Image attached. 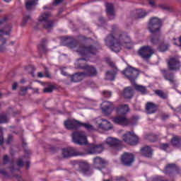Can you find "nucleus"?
Returning <instances> with one entry per match:
<instances>
[{
  "label": "nucleus",
  "mask_w": 181,
  "mask_h": 181,
  "mask_svg": "<svg viewBox=\"0 0 181 181\" xmlns=\"http://www.w3.org/2000/svg\"><path fill=\"white\" fill-rule=\"evenodd\" d=\"M105 43L115 53H119L122 46L128 50L132 49L131 37L128 36L127 33H120L119 28H118L117 25H112L111 33L105 38Z\"/></svg>",
  "instance_id": "f257e3e1"
},
{
  "label": "nucleus",
  "mask_w": 181,
  "mask_h": 181,
  "mask_svg": "<svg viewBox=\"0 0 181 181\" xmlns=\"http://www.w3.org/2000/svg\"><path fill=\"white\" fill-rule=\"evenodd\" d=\"M105 148V143L98 144H91L85 151H79L74 147H68L62 149L63 158H73L74 156H86V155H94V153H103Z\"/></svg>",
  "instance_id": "f03ea898"
},
{
  "label": "nucleus",
  "mask_w": 181,
  "mask_h": 181,
  "mask_svg": "<svg viewBox=\"0 0 181 181\" xmlns=\"http://www.w3.org/2000/svg\"><path fill=\"white\" fill-rule=\"evenodd\" d=\"M99 49L100 48L97 47L94 45H82L79 47V49L77 50V52L81 56L83 57H87L88 54L95 56V54L98 53Z\"/></svg>",
  "instance_id": "7ed1b4c3"
},
{
  "label": "nucleus",
  "mask_w": 181,
  "mask_h": 181,
  "mask_svg": "<svg viewBox=\"0 0 181 181\" xmlns=\"http://www.w3.org/2000/svg\"><path fill=\"white\" fill-rule=\"evenodd\" d=\"M160 28H162V20L158 17H153L150 18L148 29L150 33L154 35V33H159L160 32Z\"/></svg>",
  "instance_id": "20e7f679"
},
{
  "label": "nucleus",
  "mask_w": 181,
  "mask_h": 181,
  "mask_svg": "<svg viewBox=\"0 0 181 181\" xmlns=\"http://www.w3.org/2000/svg\"><path fill=\"white\" fill-rule=\"evenodd\" d=\"M122 74L128 78L132 83V84L135 83V80L138 78V76H139V71L136 68L128 65V66L122 71Z\"/></svg>",
  "instance_id": "39448f33"
},
{
  "label": "nucleus",
  "mask_w": 181,
  "mask_h": 181,
  "mask_svg": "<svg viewBox=\"0 0 181 181\" xmlns=\"http://www.w3.org/2000/svg\"><path fill=\"white\" fill-rule=\"evenodd\" d=\"M72 141L76 145H87L88 141H87V136L83 131L74 132L72 134Z\"/></svg>",
  "instance_id": "423d86ee"
},
{
  "label": "nucleus",
  "mask_w": 181,
  "mask_h": 181,
  "mask_svg": "<svg viewBox=\"0 0 181 181\" xmlns=\"http://www.w3.org/2000/svg\"><path fill=\"white\" fill-rule=\"evenodd\" d=\"M167 176L173 177L176 175H181V169L176 163H168L163 170Z\"/></svg>",
  "instance_id": "0eeeda50"
},
{
  "label": "nucleus",
  "mask_w": 181,
  "mask_h": 181,
  "mask_svg": "<svg viewBox=\"0 0 181 181\" xmlns=\"http://www.w3.org/2000/svg\"><path fill=\"white\" fill-rule=\"evenodd\" d=\"M122 139L125 144L131 146H135L137 144H139V138L134 132H129L124 134L122 136Z\"/></svg>",
  "instance_id": "6e6552de"
},
{
  "label": "nucleus",
  "mask_w": 181,
  "mask_h": 181,
  "mask_svg": "<svg viewBox=\"0 0 181 181\" xmlns=\"http://www.w3.org/2000/svg\"><path fill=\"white\" fill-rule=\"evenodd\" d=\"M167 65L170 71H179L181 69V62L179 57L174 56L170 57L167 62Z\"/></svg>",
  "instance_id": "1a4fd4ad"
},
{
  "label": "nucleus",
  "mask_w": 181,
  "mask_h": 181,
  "mask_svg": "<svg viewBox=\"0 0 181 181\" xmlns=\"http://www.w3.org/2000/svg\"><path fill=\"white\" fill-rule=\"evenodd\" d=\"M153 53H155V49H153L152 47L148 45H144L143 47H141L138 50V55L140 56L141 59H144V60H148V59H151Z\"/></svg>",
  "instance_id": "9d476101"
},
{
  "label": "nucleus",
  "mask_w": 181,
  "mask_h": 181,
  "mask_svg": "<svg viewBox=\"0 0 181 181\" xmlns=\"http://www.w3.org/2000/svg\"><path fill=\"white\" fill-rule=\"evenodd\" d=\"M51 16L50 13H43L39 18L40 22H44L42 25L44 29L48 30V32L53 30V27L54 26V21L48 20Z\"/></svg>",
  "instance_id": "9b49d317"
},
{
  "label": "nucleus",
  "mask_w": 181,
  "mask_h": 181,
  "mask_svg": "<svg viewBox=\"0 0 181 181\" xmlns=\"http://www.w3.org/2000/svg\"><path fill=\"white\" fill-rule=\"evenodd\" d=\"M120 160L123 166H132L133 162L135 161V156L132 153L124 152L122 154Z\"/></svg>",
  "instance_id": "f8f14e48"
},
{
  "label": "nucleus",
  "mask_w": 181,
  "mask_h": 181,
  "mask_svg": "<svg viewBox=\"0 0 181 181\" xmlns=\"http://www.w3.org/2000/svg\"><path fill=\"white\" fill-rule=\"evenodd\" d=\"M12 31V25H8L4 29L0 30V40L2 45H0V52H5V47H3L4 45L6 44V39L4 38V36L9 35Z\"/></svg>",
  "instance_id": "ddd939ff"
},
{
  "label": "nucleus",
  "mask_w": 181,
  "mask_h": 181,
  "mask_svg": "<svg viewBox=\"0 0 181 181\" xmlns=\"http://www.w3.org/2000/svg\"><path fill=\"white\" fill-rule=\"evenodd\" d=\"M160 73L163 74V77L170 83L172 86H177L176 79L175 77V73L170 71L169 69H162Z\"/></svg>",
  "instance_id": "4468645a"
},
{
  "label": "nucleus",
  "mask_w": 181,
  "mask_h": 181,
  "mask_svg": "<svg viewBox=\"0 0 181 181\" xmlns=\"http://www.w3.org/2000/svg\"><path fill=\"white\" fill-rule=\"evenodd\" d=\"M79 172L84 175V176H91L93 170H91V165L88 162L81 161L78 163Z\"/></svg>",
  "instance_id": "2eb2a0df"
},
{
  "label": "nucleus",
  "mask_w": 181,
  "mask_h": 181,
  "mask_svg": "<svg viewBox=\"0 0 181 181\" xmlns=\"http://www.w3.org/2000/svg\"><path fill=\"white\" fill-rule=\"evenodd\" d=\"M101 110L105 115H111V113L115 110V107L113 103L103 101L101 104Z\"/></svg>",
  "instance_id": "dca6fc26"
},
{
  "label": "nucleus",
  "mask_w": 181,
  "mask_h": 181,
  "mask_svg": "<svg viewBox=\"0 0 181 181\" xmlns=\"http://www.w3.org/2000/svg\"><path fill=\"white\" fill-rule=\"evenodd\" d=\"M80 69H83V70H86V72H83L85 76L84 77H95L97 74H98V72L97 71V69L93 66L89 65H85V66H80Z\"/></svg>",
  "instance_id": "f3484780"
},
{
  "label": "nucleus",
  "mask_w": 181,
  "mask_h": 181,
  "mask_svg": "<svg viewBox=\"0 0 181 181\" xmlns=\"http://www.w3.org/2000/svg\"><path fill=\"white\" fill-rule=\"evenodd\" d=\"M107 161L101 157L96 156L93 159V165L95 169L98 170H101V169H104L105 168V165Z\"/></svg>",
  "instance_id": "a211bd4d"
},
{
  "label": "nucleus",
  "mask_w": 181,
  "mask_h": 181,
  "mask_svg": "<svg viewBox=\"0 0 181 181\" xmlns=\"http://www.w3.org/2000/svg\"><path fill=\"white\" fill-rule=\"evenodd\" d=\"M80 125L81 122L76 119H68L64 122V126L66 129H78V128H80Z\"/></svg>",
  "instance_id": "6ab92c4d"
},
{
  "label": "nucleus",
  "mask_w": 181,
  "mask_h": 181,
  "mask_svg": "<svg viewBox=\"0 0 181 181\" xmlns=\"http://www.w3.org/2000/svg\"><path fill=\"white\" fill-rule=\"evenodd\" d=\"M105 8L107 18L110 21H112V19L115 18V9L114 8V4L112 3H106Z\"/></svg>",
  "instance_id": "aec40b11"
},
{
  "label": "nucleus",
  "mask_w": 181,
  "mask_h": 181,
  "mask_svg": "<svg viewBox=\"0 0 181 181\" xmlns=\"http://www.w3.org/2000/svg\"><path fill=\"white\" fill-rule=\"evenodd\" d=\"M63 41L65 42V46L70 47V49H74V47H77L78 45L77 40L71 37H64Z\"/></svg>",
  "instance_id": "412c9836"
},
{
  "label": "nucleus",
  "mask_w": 181,
  "mask_h": 181,
  "mask_svg": "<svg viewBox=\"0 0 181 181\" xmlns=\"http://www.w3.org/2000/svg\"><path fill=\"white\" fill-rule=\"evenodd\" d=\"M115 111L119 117H125V115L129 112V106L128 105H121L115 109Z\"/></svg>",
  "instance_id": "4be33fe9"
},
{
  "label": "nucleus",
  "mask_w": 181,
  "mask_h": 181,
  "mask_svg": "<svg viewBox=\"0 0 181 181\" xmlns=\"http://www.w3.org/2000/svg\"><path fill=\"white\" fill-rule=\"evenodd\" d=\"M112 122L116 125H129V120L125 117L119 116L112 118Z\"/></svg>",
  "instance_id": "5701e85b"
},
{
  "label": "nucleus",
  "mask_w": 181,
  "mask_h": 181,
  "mask_svg": "<svg viewBox=\"0 0 181 181\" xmlns=\"http://www.w3.org/2000/svg\"><path fill=\"white\" fill-rule=\"evenodd\" d=\"M170 144L174 148H177V149H180L181 148V136L177 135H173V137L170 139Z\"/></svg>",
  "instance_id": "b1692460"
},
{
  "label": "nucleus",
  "mask_w": 181,
  "mask_h": 181,
  "mask_svg": "<svg viewBox=\"0 0 181 181\" xmlns=\"http://www.w3.org/2000/svg\"><path fill=\"white\" fill-rule=\"evenodd\" d=\"M117 74H118V69H117V68L112 71H107L105 74V80H107V81H114Z\"/></svg>",
  "instance_id": "393cba45"
},
{
  "label": "nucleus",
  "mask_w": 181,
  "mask_h": 181,
  "mask_svg": "<svg viewBox=\"0 0 181 181\" xmlns=\"http://www.w3.org/2000/svg\"><path fill=\"white\" fill-rule=\"evenodd\" d=\"M141 153L144 158H152V156L153 155V149L149 146H146L141 148Z\"/></svg>",
  "instance_id": "a878e982"
},
{
  "label": "nucleus",
  "mask_w": 181,
  "mask_h": 181,
  "mask_svg": "<svg viewBox=\"0 0 181 181\" xmlns=\"http://www.w3.org/2000/svg\"><path fill=\"white\" fill-rule=\"evenodd\" d=\"M107 145H109L111 148H117L121 146V141L115 138L108 137L106 139Z\"/></svg>",
  "instance_id": "bb28decb"
},
{
  "label": "nucleus",
  "mask_w": 181,
  "mask_h": 181,
  "mask_svg": "<svg viewBox=\"0 0 181 181\" xmlns=\"http://www.w3.org/2000/svg\"><path fill=\"white\" fill-rule=\"evenodd\" d=\"M158 105L152 102H148L146 105V110L147 114H155L158 111Z\"/></svg>",
  "instance_id": "cd10ccee"
},
{
  "label": "nucleus",
  "mask_w": 181,
  "mask_h": 181,
  "mask_svg": "<svg viewBox=\"0 0 181 181\" xmlns=\"http://www.w3.org/2000/svg\"><path fill=\"white\" fill-rule=\"evenodd\" d=\"M86 76L84 72H78L73 75H70V79L72 83H78V81H81L83 80V77Z\"/></svg>",
  "instance_id": "c85d7f7f"
},
{
  "label": "nucleus",
  "mask_w": 181,
  "mask_h": 181,
  "mask_svg": "<svg viewBox=\"0 0 181 181\" xmlns=\"http://www.w3.org/2000/svg\"><path fill=\"white\" fill-rule=\"evenodd\" d=\"M123 97L126 100H131V98L134 97V90L132 89V87L128 86L124 88L123 90Z\"/></svg>",
  "instance_id": "c756f323"
},
{
  "label": "nucleus",
  "mask_w": 181,
  "mask_h": 181,
  "mask_svg": "<svg viewBox=\"0 0 181 181\" xmlns=\"http://www.w3.org/2000/svg\"><path fill=\"white\" fill-rule=\"evenodd\" d=\"M103 123L99 124L100 128L105 129V131H109V129H112V125L111 122L105 119H101Z\"/></svg>",
  "instance_id": "7c9ffc66"
},
{
  "label": "nucleus",
  "mask_w": 181,
  "mask_h": 181,
  "mask_svg": "<svg viewBox=\"0 0 181 181\" xmlns=\"http://www.w3.org/2000/svg\"><path fill=\"white\" fill-rule=\"evenodd\" d=\"M46 43H47V40L46 38H43L40 42V45H38V50L42 53H47Z\"/></svg>",
  "instance_id": "2f4dec72"
},
{
  "label": "nucleus",
  "mask_w": 181,
  "mask_h": 181,
  "mask_svg": "<svg viewBox=\"0 0 181 181\" xmlns=\"http://www.w3.org/2000/svg\"><path fill=\"white\" fill-rule=\"evenodd\" d=\"M134 90H136L137 93H141L143 95L148 94V89L146 88V86H144L142 85L134 84Z\"/></svg>",
  "instance_id": "473e14b6"
},
{
  "label": "nucleus",
  "mask_w": 181,
  "mask_h": 181,
  "mask_svg": "<svg viewBox=\"0 0 181 181\" xmlns=\"http://www.w3.org/2000/svg\"><path fill=\"white\" fill-rule=\"evenodd\" d=\"M169 47H170V45L165 42H161L158 47V52H160L161 53H165V52H168L169 50Z\"/></svg>",
  "instance_id": "72a5a7b5"
},
{
  "label": "nucleus",
  "mask_w": 181,
  "mask_h": 181,
  "mask_svg": "<svg viewBox=\"0 0 181 181\" xmlns=\"http://www.w3.org/2000/svg\"><path fill=\"white\" fill-rule=\"evenodd\" d=\"M148 15V13H146V11L143 10V9H139L136 11V16L135 17L137 19H142L145 18Z\"/></svg>",
  "instance_id": "f704fd0d"
},
{
  "label": "nucleus",
  "mask_w": 181,
  "mask_h": 181,
  "mask_svg": "<svg viewBox=\"0 0 181 181\" xmlns=\"http://www.w3.org/2000/svg\"><path fill=\"white\" fill-rule=\"evenodd\" d=\"M158 34L156 35H153L151 37V43H153V45H160V33H157Z\"/></svg>",
  "instance_id": "c9c22d12"
},
{
  "label": "nucleus",
  "mask_w": 181,
  "mask_h": 181,
  "mask_svg": "<svg viewBox=\"0 0 181 181\" xmlns=\"http://www.w3.org/2000/svg\"><path fill=\"white\" fill-rule=\"evenodd\" d=\"M30 22H32V17H30V15H23L21 26H26Z\"/></svg>",
  "instance_id": "e433bc0d"
},
{
  "label": "nucleus",
  "mask_w": 181,
  "mask_h": 181,
  "mask_svg": "<svg viewBox=\"0 0 181 181\" xmlns=\"http://www.w3.org/2000/svg\"><path fill=\"white\" fill-rule=\"evenodd\" d=\"M158 8L163 11H166L167 12H175V8L169 6H165L164 4H160Z\"/></svg>",
  "instance_id": "4c0bfd02"
},
{
  "label": "nucleus",
  "mask_w": 181,
  "mask_h": 181,
  "mask_svg": "<svg viewBox=\"0 0 181 181\" xmlns=\"http://www.w3.org/2000/svg\"><path fill=\"white\" fill-rule=\"evenodd\" d=\"M155 94H156V95H158V97H160V98H162L163 100H167L168 98V94L165 93V92H163V90H156Z\"/></svg>",
  "instance_id": "58836bf2"
},
{
  "label": "nucleus",
  "mask_w": 181,
  "mask_h": 181,
  "mask_svg": "<svg viewBox=\"0 0 181 181\" xmlns=\"http://www.w3.org/2000/svg\"><path fill=\"white\" fill-rule=\"evenodd\" d=\"M25 70L27 71L28 74H31L33 77H35V71L36 70V68H35L34 66L29 65L25 68Z\"/></svg>",
  "instance_id": "ea45409f"
},
{
  "label": "nucleus",
  "mask_w": 181,
  "mask_h": 181,
  "mask_svg": "<svg viewBox=\"0 0 181 181\" xmlns=\"http://www.w3.org/2000/svg\"><path fill=\"white\" fill-rule=\"evenodd\" d=\"M36 5V0H30L25 2V7L27 9H32Z\"/></svg>",
  "instance_id": "a19ab883"
},
{
  "label": "nucleus",
  "mask_w": 181,
  "mask_h": 181,
  "mask_svg": "<svg viewBox=\"0 0 181 181\" xmlns=\"http://www.w3.org/2000/svg\"><path fill=\"white\" fill-rule=\"evenodd\" d=\"M83 127L87 131H94V127L88 123H83L81 122L80 127Z\"/></svg>",
  "instance_id": "79ce46f5"
},
{
  "label": "nucleus",
  "mask_w": 181,
  "mask_h": 181,
  "mask_svg": "<svg viewBox=\"0 0 181 181\" xmlns=\"http://www.w3.org/2000/svg\"><path fill=\"white\" fill-rule=\"evenodd\" d=\"M169 148H170V144L169 143H161L160 144V149H161V151H164L165 152H166Z\"/></svg>",
  "instance_id": "37998d69"
},
{
  "label": "nucleus",
  "mask_w": 181,
  "mask_h": 181,
  "mask_svg": "<svg viewBox=\"0 0 181 181\" xmlns=\"http://www.w3.org/2000/svg\"><path fill=\"white\" fill-rule=\"evenodd\" d=\"M56 90V86L51 85L43 89V93H53V90Z\"/></svg>",
  "instance_id": "c03bdc74"
},
{
  "label": "nucleus",
  "mask_w": 181,
  "mask_h": 181,
  "mask_svg": "<svg viewBox=\"0 0 181 181\" xmlns=\"http://www.w3.org/2000/svg\"><path fill=\"white\" fill-rule=\"evenodd\" d=\"M28 90H29V88H28L26 86H21L20 88L19 95H26V93L28 92Z\"/></svg>",
  "instance_id": "a18cd8bd"
},
{
  "label": "nucleus",
  "mask_w": 181,
  "mask_h": 181,
  "mask_svg": "<svg viewBox=\"0 0 181 181\" xmlns=\"http://www.w3.org/2000/svg\"><path fill=\"white\" fill-rule=\"evenodd\" d=\"M148 139L150 142H156V141H158V136L154 134L148 135Z\"/></svg>",
  "instance_id": "49530a36"
},
{
  "label": "nucleus",
  "mask_w": 181,
  "mask_h": 181,
  "mask_svg": "<svg viewBox=\"0 0 181 181\" xmlns=\"http://www.w3.org/2000/svg\"><path fill=\"white\" fill-rule=\"evenodd\" d=\"M13 141V136L8 134L7 139L6 140V145H11Z\"/></svg>",
  "instance_id": "de8ad7c7"
},
{
  "label": "nucleus",
  "mask_w": 181,
  "mask_h": 181,
  "mask_svg": "<svg viewBox=\"0 0 181 181\" xmlns=\"http://www.w3.org/2000/svg\"><path fill=\"white\" fill-rule=\"evenodd\" d=\"M8 122V117L5 115L0 116V124H5Z\"/></svg>",
  "instance_id": "09e8293b"
},
{
  "label": "nucleus",
  "mask_w": 181,
  "mask_h": 181,
  "mask_svg": "<svg viewBox=\"0 0 181 181\" xmlns=\"http://www.w3.org/2000/svg\"><path fill=\"white\" fill-rule=\"evenodd\" d=\"M103 95L105 98H110V97L112 95V93H111L110 91L104 90L103 92Z\"/></svg>",
  "instance_id": "8fccbe9b"
},
{
  "label": "nucleus",
  "mask_w": 181,
  "mask_h": 181,
  "mask_svg": "<svg viewBox=\"0 0 181 181\" xmlns=\"http://www.w3.org/2000/svg\"><path fill=\"white\" fill-rule=\"evenodd\" d=\"M115 181H128V180H127V177H124V176H117V177H115Z\"/></svg>",
  "instance_id": "3c124183"
},
{
  "label": "nucleus",
  "mask_w": 181,
  "mask_h": 181,
  "mask_svg": "<svg viewBox=\"0 0 181 181\" xmlns=\"http://www.w3.org/2000/svg\"><path fill=\"white\" fill-rule=\"evenodd\" d=\"M44 77H47V78H50V73L49 72V69L47 67L45 68Z\"/></svg>",
  "instance_id": "603ef678"
},
{
  "label": "nucleus",
  "mask_w": 181,
  "mask_h": 181,
  "mask_svg": "<svg viewBox=\"0 0 181 181\" xmlns=\"http://www.w3.org/2000/svg\"><path fill=\"white\" fill-rule=\"evenodd\" d=\"M8 163H9V157L8 155H4L3 158V165H6Z\"/></svg>",
  "instance_id": "864d4df0"
},
{
  "label": "nucleus",
  "mask_w": 181,
  "mask_h": 181,
  "mask_svg": "<svg viewBox=\"0 0 181 181\" xmlns=\"http://www.w3.org/2000/svg\"><path fill=\"white\" fill-rule=\"evenodd\" d=\"M98 21L101 25H107V21L104 17H100Z\"/></svg>",
  "instance_id": "5fc2aeb1"
},
{
  "label": "nucleus",
  "mask_w": 181,
  "mask_h": 181,
  "mask_svg": "<svg viewBox=\"0 0 181 181\" xmlns=\"http://www.w3.org/2000/svg\"><path fill=\"white\" fill-rule=\"evenodd\" d=\"M49 151H50V152H52V153H56V152H57V151H59V148H57L56 146H51V147H49Z\"/></svg>",
  "instance_id": "6e6d98bb"
},
{
  "label": "nucleus",
  "mask_w": 181,
  "mask_h": 181,
  "mask_svg": "<svg viewBox=\"0 0 181 181\" xmlns=\"http://www.w3.org/2000/svg\"><path fill=\"white\" fill-rule=\"evenodd\" d=\"M17 165H18L20 168H22L23 166V158H20L17 162Z\"/></svg>",
  "instance_id": "4d7b16f0"
},
{
  "label": "nucleus",
  "mask_w": 181,
  "mask_h": 181,
  "mask_svg": "<svg viewBox=\"0 0 181 181\" xmlns=\"http://www.w3.org/2000/svg\"><path fill=\"white\" fill-rule=\"evenodd\" d=\"M169 117H170V116L168 114H163L161 115V119H162V121H166V119H168L169 118Z\"/></svg>",
  "instance_id": "13d9d810"
},
{
  "label": "nucleus",
  "mask_w": 181,
  "mask_h": 181,
  "mask_svg": "<svg viewBox=\"0 0 181 181\" xmlns=\"http://www.w3.org/2000/svg\"><path fill=\"white\" fill-rule=\"evenodd\" d=\"M12 90L13 91H16V90H18V82H14L12 85Z\"/></svg>",
  "instance_id": "bf43d9fd"
},
{
  "label": "nucleus",
  "mask_w": 181,
  "mask_h": 181,
  "mask_svg": "<svg viewBox=\"0 0 181 181\" xmlns=\"http://www.w3.org/2000/svg\"><path fill=\"white\" fill-rule=\"evenodd\" d=\"M152 181H163L162 177L158 176L153 178Z\"/></svg>",
  "instance_id": "052dcab7"
},
{
  "label": "nucleus",
  "mask_w": 181,
  "mask_h": 181,
  "mask_svg": "<svg viewBox=\"0 0 181 181\" xmlns=\"http://www.w3.org/2000/svg\"><path fill=\"white\" fill-rule=\"evenodd\" d=\"M0 174L3 175V176H8V173L4 169L0 170Z\"/></svg>",
  "instance_id": "680f3d73"
},
{
  "label": "nucleus",
  "mask_w": 181,
  "mask_h": 181,
  "mask_svg": "<svg viewBox=\"0 0 181 181\" xmlns=\"http://www.w3.org/2000/svg\"><path fill=\"white\" fill-rule=\"evenodd\" d=\"M177 114H181V105H178L177 107H176V112Z\"/></svg>",
  "instance_id": "e2e57ef3"
},
{
  "label": "nucleus",
  "mask_w": 181,
  "mask_h": 181,
  "mask_svg": "<svg viewBox=\"0 0 181 181\" xmlns=\"http://www.w3.org/2000/svg\"><path fill=\"white\" fill-rule=\"evenodd\" d=\"M6 21H8V16L4 17V18L1 21H0V25H2V23H5Z\"/></svg>",
  "instance_id": "0e129e2a"
},
{
  "label": "nucleus",
  "mask_w": 181,
  "mask_h": 181,
  "mask_svg": "<svg viewBox=\"0 0 181 181\" xmlns=\"http://www.w3.org/2000/svg\"><path fill=\"white\" fill-rule=\"evenodd\" d=\"M63 1H64V0H54V4L59 5V4H62V2H63Z\"/></svg>",
  "instance_id": "69168bd1"
},
{
  "label": "nucleus",
  "mask_w": 181,
  "mask_h": 181,
  "mask_svg": "<svg viewBox=\"0 0 181 181\" xmlns=\"http://www.w3.org/2000/svg\"><path fill=\"white\" fill-rule=\"evenodd\" d=\"M37 77H39V78H43V77H45V75L42 72H38Z\"/></svg>",
  "instance_id": "338daca9"
},
{
  "label": "nucleus",
  "mask_w": 181,
  "mask_h": 181,
  "mask_svg": "<svg viewBox=\"0 0 181 181\" xmlns=\"http://www.w3.org/2000/svg\"><path fill=\"white\" fill-rule=\"evenodd\" d=\"M16 179L18 181L23 180V179L22 178V176H21V175H16Z\"/></svg>",
  "instance_id": "774afa93"
}]
</instances>
